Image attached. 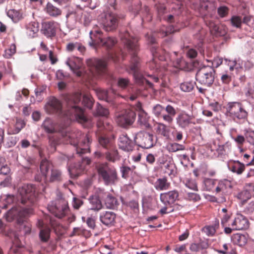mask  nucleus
Here are the masks:
<instances>
[{"instance_id": "9d476101", "label": "nucleus", "mask_w": 254, "mask_h": 254, "mask_svg": "<svg viewBox=\"0 0 254 254\" xmlns=\"http://www.w3.org/2000/svg\"><path fill=\"white\" fill-rule=\"evenodd\" d=\"M40 169L43 177L51 182H59L62 180L61 171L53 168L52 163L47 160L41 161Z\"/></svg>"}, {"instance_id": "f704fd0d", "label": "nucleus", "mask_w": 254, "mask_h": 254, "mask_svg": "<svg viewBox=\"0 0 254 254\" xmlns=\"http://www.w3.org/2000/svg\"><path fill=\"white\" fill-rule=\"evenodd\" d=\"M163 164V166L162 168H164V172L165 174L169 176H175L176 173V166L173 161H166L163 162H161Z\"/></svg>"}, {"instance_id": "f8f14e48", "label": "nucleus", "mask_w": 254, "mask_h": 254, "mask_svg": "<svg viewBox=\"0 0 254 254\" xmlns=\"http://www.w3.org/2000/svg\"><path fill=\"white\" fill-rule=\"evenodd\" d=\"M134 141L138 146L145 149L152 147L156 142V138L152 134L146 131H140L135 134Z\"/></svg>"}, {"instance_id": "cd10ccee", "label": "nucleus", "mask_w": 254, "mask_h": 254, "mask_svg": "<svg viewBox=\"0 0 254 254\" xmlns=\"http://www.w3.org/2000/svg\"><path fill=\"white\" fill-rule=\"evenodd\" d=\"M116 217V214L112 211H106L100 214V220L104 225L108 226L114 224Z\"/></svg>"}, {"instance_id": "f3484780", "label": "nucleus", "mask_w": 254, "mask_h": 254, "mask_svg": "<svg viewBox=\"0 0 254 254\" xmlns=\"http://www.w3.org/2000/svg\"><path fill=\"white\" fill-rule=\"evenodd\" d=\"M136 114L133 111H126L123 114L119 115L116 118V122L120 126L127 127L133 124Z\"/></svg>"}, {"instance_id": "6ab92c4d", "label": "nucleus", "mask_w": 254, "mask_h": 254, "mask_svg": "<svg viewBox=\"0 0 254 254\" xmlns=\"http://www.w3.org/2000/svg\"><path fill=\"white\" fill-rule=\"evenodd\" d=\"M65 64L77 76H82V72L81 67L82 62L81 59L76 57H71L67 59Z\"/></svg>"}, {"instance_id": "423d86ee", "label": "nucleus", "mask_w": 254, "mask_h": 254, "mask_svg": "<svg viewBox=\"0 0 254 254\" xmlns=\"http://www.w3.org/2000/svg\"><path fill=\"white\" fill-rule=\"evenodd\" d=\"M177 4H173L172 7L173 11H174L176 15L181 14L184 9V3L187 4L190 2L192 3L194 5V9H200V10H206L208 12L212 13L215 11L216 9L215 3L213 1L210 0H205L199 1V4L195 3L192 0H177Z\"/></svg>"}, {"instance_id": "79ce46f5", "label": "nucleus", "mask_w": 254, "mask_h": 254, "mask_svg": "<svg viewBox=\"0 0 254 254\" xmlns=\"http://www.w3.org/2000/svg\"><path fill=\"white\" fill-rule=\"evenodd\" d=\"M25 123L23 120L21 119H16L14 128L8 131L9 134H16L18 133L21 130L25 127Z\"/></svg>"}, {"instance_id": "603ef678", "label": "nucleus", "mask_w": 254, "mask_h": 254, "mask_svg": "<svg viewBox=\"0 0 254 254\" xmlns=\"http://www.w3.org/2000/svg\"><path fill=\"white\" fill-rule=\"evenodd\" d=\"M183 183L185 186L188 188L194 191H197L198 190L197 184L194 180L187 179L184 181Z\"/></svg>"}, {"instance_id": "9b49d317", "label": "nucleus", "mask_w": 254, "mask_h": 254, "mask_svg": "<svg viewBox=\"0 0 254 254\" xmlns=\"http://www.w3.org/2000/svg\"><path fill=\"white\" fill-rule=\"evenodd\" d=\"M215 70L210 66L203 65L197 71L196 79L201 84L210 86L214 81Z\"/></svg>"}, {"instance_id": "864d4df0", "label": "nucleus", "mask_w": 254, "mask_h": 254, "mask_svg": "<svg viewBox=\"0 0 254 254\" xmlns=\"http://www.w3.org/2000/svg\"><path fill=\"white\" fill-rule=\"evenodd\" d=\"M185 146L183 144L177 143H171L168 146V150L169 152H175L178 151L184 150Z\"/></svg>"}, {"instance_id": "39448f33", "label": "nucleus", "mask_w": 254, "mask_h": 254, "mask_svg": "<svg viewBox=\"0 0 254 254\" xmlns=\"http://www.w3.org/2000/svg\"><path fill=\"white\" fill-rule=\"evenodd\" d=\"M98 131L97 136L98 138V142L101 146L105 149L109 150L114 147V139L104 136L102 131H110L113 128L111 122L107 119H100L97 123Z\"/></svg>"}, {"instance_id": "680f3d73", "label": "nucleus", "mask_w": 254, "mask_h": 254, "mask_svg": "<svg viewBox=\"0 0 254 254\" xmlns=\"http://www.w3.org/2000/svg\"><path fill=\"white\" fill-rule=\"evenodd\" d=\"M109 111L106 108H104L99 103L97 104L96 113L103 117H106L109 114Z\"/></svg>"}, {"instance_id": "a878e982", "label": "nucleus", "mask_w": 254, "mask_h": 254, "mask_svg": "<svg viewBox=\"0 0 254 254\" xmlns=\"http://www.w3.org/2000/svg\"><path fill=\"white\" fill-rule=\"evenodd\" d=\"M37 227L40 229L39 237L41 241L46 242L50 238L51 230L49 226L42 220H38Z\"/></svg>"}, {"instance_id": "b1692460", "label": "nucleus", "mask_w": 254, "mask_h": 254, "mask_svg": "<svg viewBox=\"0 0 254 254\" xmlns=\"http://www.w3.org/2000/svg\"><path fill=\"white\" fill-rule=\"evenodd\" d=\"M231 143L226 142L221 143L219 140H215L212 145H210L211 150H215L219 155H224L228 153L231 149Z\"/></svg>"}, {"instance_id": "393cba45", "label": "nucleus", "mask_w": 254, "mask_h": 254, "mask_svg": "<svg viewBox=\"0 0 254 254\" xmlns=\"http://www.w3.org/2000/svg\"><path fill=\"white\" fill-rule=\"evenodd\" d=\"M179 196L178 191H170L160 194V198L161 202L166 206L170 205L175 202Z\"/></svg>"}, {"instance_id": "8fccbe9b", "label": "nucleus", "mask_w": 254, "mask_h": 254, "mask_svg": "<svg viewBox=\"0 0 254 254\" xmlns=\"http://www.w3.org/2000/svg\"><path fill=\"white\" fill-rule=\"evenodd\" d=\"M232 139L238 146L240 152H243V149L241 147V146L244 144L246 141L245 136L240 134L236 135L235 137H233Z\"/></svg>"}, {"instance_id": "ea45409f", "label": "nucleus", "mask_w": 254, "mask_h": 254, "mask_svg": "<svg viewBox=\"0 0 254 254\" xmlns=\"http://www.w3.org/2000/svg\"><path fill=\"white\" fill-rule=\"evenodd\" d=\"M105 204L107 208L114 209L118 204V202L116 197L108 194L105 199Z\"/></svg>"}, {"instance_id": "4be33fe9", "label": "nucleus", "mask_w": 254, "mask_h": 254, "mask_svg": "<svg viewBox=\"0 0 254 254\" xmlns=\"http://www.w3.org/2000/svg\"><path fill=\"white\" fill-rule=\"evenodd\" d=\"M59 28L58 23L54 21H47L42 24V31L47 37H52L56 35V30Z\"/></svg>"}, {"instance_id": "e2e57ef3", "label": "nucleus", "mask_w": 254, "mask_h": 254, "mask_svg": "<svg viewBox=\"0 0 254 254\" xmlns=\"http://www.w3.org/2000/svg\"><path fill=\"white\" fill-rule=\"evenodd\" d=\"M0 179L2 180L0 181V186L3 187L8 186L11 183V178L7 174L6 175L0 176Z\"/></svg>"}, {"instance_id": "72a5a7b5", "label": "nucleus", "mask_w": 254, "mask_h": 254, "mask_svg": "<svg viewBox=\"0 0 254 254\" xmlns=\"http://www.w3.org/2000/svg\"><path fill=\"white\" fill-rule=\"evenodd\" d=\"M39 23L37 22H30L26 26V33L29 37L33 38L36 36L39 31Z\"/></svg>"}, {"instance_id": "5fc2aeb1", "label": "nucleus", "mask_w": 254, "mask_h": 254, "mask_svg": "<svg viewBox=\"0 0 254 254\" xmlns=\"http://www.w3.org/2000/svg\"><path fill=\"white\" fill-rule=\"evenodd\" d=\"M251 196V194L250 192L246 190L241 191L237 195L238 198L241 200L243 202H245L250 199Z\"/></svg>"}, {"instance_id": "f03ea898", "label": "nucleus", "mask_w": 254, "mask_h": 254, "mask_svg": "<svg viewBox=\"0 0 254 254\" xmlns=\"http://www.w3.org/2000/svg\"><path fill=\"white\" fill-rule=\"evenodd\" d=\"M45 131L49 134V139L52 151L56 150L57 145L62 142L69 143L75 148L76 154L79 156L89 152L90 137L88 135L82 136V133L79 130L71 132L58 131L56 125L53 121L47 118L42 124Z\"/></svg>"}, {"instance_id": "37998d69", "label": "nucleus", "mask_w": 254, "mask_h": 254, "mask_svg": "<svg viewBox=\"0 0 254 254\" xmlns=\"http://www.w3.org/2000/svg\"><path fill=\"white\" fill-rule=\"evenodd\" d=\"M47 12L51 16H57L61 14L60 9L53 5L50 3H48L46 7Z\"/></svg>"}, {"instance_id": "7ed1b4c3", "label": "nucleus", "mask_w": 254, "mask_h": 254, "mask_svg": "<svg viewBox=\"0 0 254 254\" xmlns=\"http://www.w3.org/2000/svg\"><path fill=\"white\" fill-rule=\"evenodd\" d=\"M81 94L79 92L68 95L65 97L67 109L63 113L61 102L54 97H50L45 106V111L49 114L58 113L63 114L70 121L76 120L79 123H85L87 119L85 117L83 110L77 104L81 100Z\"/></svg>"}, {"instance_id": "6e6552de", "label": "nucleus", "mask_w": 254, "mask_h": 254, "mask_svg": "<svg viewBox=\"0 0 254 254\" xmlns=\"http://www.w3.org/2000/svg\"><path fill=\"white\" fill-rule=\"evenodd\" d=\"M226 115L237 123L247 120L248 113L240 102H230L226 107Z\"/></svg>"}, {"instance_id": "c85d7f7f", "label": "nucleus", "mask_w": 254, "mask_h": 254, "mask_svg": "<svg viewBox=\"0 0 254 254\" xmlns=\"http://www.w3.org/2000/svg\"><path fill=\"white\" fill-rule=\"evenodd\" d=\"M101 197L100 194L98 195H93L88 198L89 208L94 211H99L103 208V204L100 199Z\"/></svg>"}, {"instance_id": "0e129e2a", "label": "nucleus", "mask_w": 254, "mask_h": 254, "mask_svg": "<svg viewBox=\"0 0 254 254\" xmlns=\"http://www.w3.org/2000/svg\"><path fill=\"white\" fill-rule=\"evenodd\" d=\"M82 102L87 108H91L92 107V99L89 94H86L83 95Z\"/></svg>"}, {"instance_id": "58836bf2", "label": "nucleus", "mask_w": 254, "mask_h": 254, "mask_svg": "<svg viewBox=\"0 0 254 254\" xmlns=\"http://www.w3.org/2000/svg\"><path fill=\"white\" fill-rule=\"evenodd\" d=\"M7 15L9 17L13 22L16 23L22 19L23 16L22 13L19 10L14 9L8 10L7 12Z\"/></svg>"}, {"instance_id": "4468645a", "label": "nucleus", "mask_w": 254, "mask_h": 254, "mask_svg": "<svg viewBox=\"0 0 254 254\" xmlns=\"http://www.w3.org/2000/svg\"><path fill=\"white\" fill-rule=\"evenodd\" d=\"M48 209L55 216L61 218L65 216L68 211V203L65 200H58L55 202H51L48 205Z\"/></svg>"}, {"instance_id": "ddd939ff", "label": "nucleus", "mask_w": 254, "mask_h": 254, "mask_svg": "<svg viewBox=\"0 0 254 254\" xmlns=\"http://www.w3.org/2000/svg\"><path fill=\"white\" fill-rule=\"evenodd\" d=\"M228 225L229 227H225L224 229V232L227 234H230L234 230L247 229L249 227V222L245 216L242 214H238Z\"/></svg>"}, {"instance_id": "0eeeda50", "label": "nucleus", "mask_w": 254, "mask_h": 254, "mask_svg": "<svg viewBox=\"0 0 254 254\" xmlns=\"http://www.w3.org/2000/svg\"><path fill=\"white\" fill-rule=\"evenodd\" d=\"M99 177L106 186L115 185L118 182L116 169L108 163H102L96 166Z\"/></svg>"}, {"instance_id": "20e7f679", "label": "nucleus", "mask_w": 254, "mask_h": 254, "mask_svg": "<svg viewBox=\"0 0 254 254\" xmlns=\"http://www.w3.org/2000/svg\"><path fill=\"white\" fill-rule=\"evenodd\" d=\"M120 37L122 42L126 46L130 55V64L127 67V70L129 73L133 74L136 83L143 84L146 82L150 87H152L153 84L151 81L145 79L139 70V62L137 56L139 51L137 39L131 35L128 31L121 32Z\"/></svg>"}, {"instance_id": "aec40b11", "label": "nucleus", "mask_w": 254, "mask_h": 254, "mask_svg": "<svg viewBox=\"0 0 254 254\" xmlns=\"http://www.w3.org/2000/svg\"><path fill=\"white\" fill-rule=\"evenodd\" d=\"M206 24L209 27L211 32L216 36H222L226 33V27L224 25L217 23L212 19L208 17L204 18Z\"/></svg>"}, {"instance_id": "412c9836", "label": "nucleus", "mask_w": 254, "mask_h": 254, "mask_svg": "<svg viewBox=\"0 0 254 254\" xmlns=\"http://www.w3.org/2000/svg\"><path fill=\"white\" fill-rule=\"evenodd\" d=\"M90 160L88 157H82L81 162L78 164L69 166L68 170L70 175L73 177H77L82 171H83L86 166L90 163Z\"/></svg>"}, {"instance_id": "bf43d9fd", "label": "nucleus", "mask_w": 254, "mask_h": 254, "mask_svg": "<svg viewBox=\"0 0 254 254\" xmlns=\"http://www.w3.org/2000/svg\"><path fill=\"white\" fill-rule=\"evenodd\" d=\"M16 52V46L14 44H11L9 48L4 51L3 56L4 58L9 59Z\"/></svg>"}, {"instance_id": "3c124183", "label": "nucleus", "mask_w": 254, "mask_h": 254, "mask_svg": "<svg viewBox=\"0 0 254 254\" xmlns=\"http://www.w3.org/2000/svg\"><path fill=\"white\" fill-rule=\"evenodd\" d=\"M130 81L127 78L121 77L118 80V86L123 89L130 87Z\"/></svg>"}, {"instance_id": "bb28decb", "label": "nucleus", "mask_w": 254, "mask_h": 254, "mask_svg": "<svg viewBox=\"0 0 254 254\" xmlns=\"http://www.w3.org/2000/svg\"><path fill=\"white\" fill-rule=\"evenodd\" d=\"M96 93L100 100H105L108 102H111L116 94V91L112 88L108 90L98 89L96 90Z\"/></svg>"}, {"instance_id": "c9c22d12", "label": "nucleus", "mask_w": 254, "mask_h": 254, "mask_svg": "<svg viewBox=\"0 0 254 254\" xmlns=\"http://www.w3.org/2000/svg\"><path fill=\"white\" fill-rule=\"evenodd\" d=\"M149 117L146 112L141 111L138 113L137 123L140 126L144 127H149L150 125L149 124Z\"/></svg>"}, {"instance_id": "6e6d98bb", "label": "nucleus", "mask_w": 254, "mask_h": 254, "mask_svg": "<svg viewBox=\"0 0 254 254\" xmlns=\"http://www.w3.org/2000/svg\"><path fill=\"white\" fill-rule=\"evenodd\" d=\"M4 159L0 157V176L6 175L10 172L9 167L4 164Z\"/></svg>"}, {"instance_id": "774afa93", "label": "nucleus", "mask_w": 254, "mask_h": 254, "mask_svg": "<svg viewBox=\"0 0 254 254\" xmlns=\"http://www.w3.org/2000/svg\"><path fill=\"white\" fill-rule=\"evenodd\" d=\"M243 23L249 26H253L254 22V18L250 15H245L242 18Z\"/></svg>"}, {"instance_id": "473e14b6", "label": "nucleus", "mask_w": 254, "mask_h": 254, "mask_svg": "<svg viewBox=\"0 0 254 254\" xmlns=\"http://www.w3.org/2000/svg\"><path fill=\"white\" fill-rule=\"evenodd\" d=\"M229 169L233 173L241 175L244 172L245 166L239 161H234L228 165Z\"/></svg>"}, {"instance_id": "e433bc0d", "label": "nucleus", "mask_w": 254, "mask_h": 254, "mask_svg": "<svg viewBox=\"0 0 254 254\" xmlns=\"http://www.w3.org/2000/svg\"><path fill=\"white\" fill-rule=\"evenodd\" d=\"M105 157L106 160L112 162H115L120 159L118 151L114 147L105 152Z\"/></svg>"}, {"instance_id": "5701e85b", "label": "nucleus", "mask_w": 254, "mask_h": 254, "mask_svg": "<svg viewBox=\"0 0 254 254\" xmlns=\"http://www.w3.org/2000/svg\"><path fill=\"white\" fill-rule=\"evenodd\" d=\"M134 143L127 134H123L121 135L118 139L119 148L127 152H129L133 150Z\"/></svg>"}, {"instance_id": "c03bdc74", "label": "nucleus", "mask_w": 254, "mask_h": 254, "mask_svg": "<svg viewBox=\"0 0 254 254\" xmlns=\"http://www.w3.org/2000/svg\"><path fill=\"white\" fill-rule=\"evenodd\" d=\"M155 129L158 133L166 136L168 133V130L167 126L163 123H156L155 124Z\"/></svg>"}, {"instance_id": "2f4dec72", "label": "nucleus", "mask_w": 254, "mask_h": 254, "mask_svg": "<svg viewBox=\"0 0 254 254\" xmlns=\"http://www.w3.org/2000/svg\"><path fill=\"white\" fill-rule=\"evenodd\" d=\"M164 110H165L167 114L162 115L163 120L169 124H172L173 121V118L176 114V110L173 107L168 105L164 108Z\"/></svg>"}, {"instance_id": "2eb2a0df", "label": "nucleus", "mask_w": 254, "mask_h": 254, "mask_svg": "<svg viewBox=\"0 0 254 254\" xmlns=\"http://www.w3.org/2000/svg\"><path fill=\"white\" fill-rule=\"evenodd\" d=\"M101 24L106 31H112L115 30L118 24L117 15L112 13H104L101 16Z\"/></svg>"}, {"instance_id": "c756f323", "label": "nucleus", "mask_w": 254, "mask_h": 254, "mask_svg": "<svg viewBox=\"0 0 254 254\" xmlns=\"http://www.w3.org/2000/svg\"><path fill=\"white\" fill-rule=\"evenodd\" d=\"M224 64L229 66L230 71H232L235 69L239 71L242 69L243 66V61L240 58L235 59L234 60H230L227 59H224Z\"/></svg>"}, {"instance_id": "4d7b16f0", "label": "nucleus", "mask_w": 254, "mask_h": 254, "mask_svg": "<svg viewBox=\"0 0 254 254\" xmlns=\"http://www.w3.org/2000/svg\"><path fill=\"white\" fill-rule=\"evenodd\" d=\"M231 23L233 26L236 28H241L243 23L242 17L238 15H234L231 18Z\"/></svg>"}, {"instance_id": "4c0bfd02", "label": "nucleus", "mask_w": 254, "mask_h": 254, "mask_svg": "<svg viewBox=\"0 0 254 254\" xmlns=\"http://www.w3.org/2000/svg\"><path fill=\"white\" fill-rule=\"evenodd\" d=\"M169 186L170 183L165 178L158 179L154 184L155 188L158 190H166L169 189Z\"/></svg>"}, {"instance_id": "f257e3e1", "label": "nucleus", "mask_w": 254, "mask_h": 254, "mask_svg": "<svg viewBox=\"0 0 254 254\" xmlns=\"http://www.w3.org/2000/svg\"><path fill=\"white\" fill-rule=\"evenodd\" d=\"M38 192L35 186L25 184L19 187L16 195L17 201L25 205V207H12L5 214L7 221L15 220L19 224V229L21 234H29L31 230V224L25 221L23 218L31 214L33 209L30 206L37 200Z\"/></svg>"}, {"instance_id": "7c9ffc66", "label": "nucleus", "mask_w": 254, "mask_h": 254, "mask_svg": "<svg viewBox=\"0 0 254 254\" xmlns=\"http://www.w3.org/2000/svg\"><path fill=\"white\" fill-rule=\"evenodd\" d=\"M232 187V185L231 181L227 179H224L217 182L215 191L216 193L222 192V193H224L227 192V190L228 189H231Z\"/></svg>"}, {"instance_id": "69168bd1", "label": "nucleus", "mask_w": 254, "mask_h": 254, "mask_svg": "<svg viewBox=\"0 0 254 254\" xmlns=\"http://www.w3.org/2000/svg\"><path fill=\"white\" fill-rule=\"evenodd\" d=\"M17 142V139L14 136H9L6 138L4 146L6 148H10L14 146Z\"/></svg>"}, {"instance_id": "a18cd8bd", "label": "nucleus", "mask_w": 254, "mask_h": 254, "mask_svg": "<svg viewBox=\"0 0 254 254\" xmlns=\"http://www.w3.org/2000/svg\"><path fill=\"white\" fill-rule=\"evenodd\" d=\"M204 184L206 190L208 191L215 190L217 181L212 179H205L204 180Z\"/></svg>"}, {"instance_id": "052dcab7", "label": "nucleus", "mask_w": 254, "mask_h": 254, "mask_svg": "<svg viewBox=\"0 0 254 254\" xmlns=\"http://www.w3.org/2000/svg\"><path fill=\"white\" fill-rule=\"evenodd\" d=\"M164 110V108L162 106L159 104H156L153 107L152 112L154 115L156 117H162V115L163 114H162V112Z\"/></svg>"}, {"instance_id": "1a4fd4ad", "label": "nucleus", "mask_w": 254, "mask_h": 254, "mask_svg": "<svg viewBox=\"0 0 254 254\" xmlns=\"http://www.w3.org/2000/svg\"><path fill=\"white\" fill-rule=\"evenodd\" d=\"M102 32L99 30L97 26L95 25L93 29L89 32L91 42L89 43L90 46L96 45L103 46L108 49L112 47L116 43L117 41L110 37L104 38L102 36Z\"/></svg>"}, {"instance_id": "13d9d810", "label": "nucleus", "mask_w": 254, "mask_h": 254, "mask_svg": "<svg viewBox=\"0 0 254 254\" xmlns=\"http://www.w3.org/2000/svg\"><path fill=\"white\" fill-rule=\"evenodd\" d=\"M234 241L235 243L240 246L245 245L247 243L246 237L243 235L236 234L234 236Z\"/></svg>"}, {"instance_id": "a19ab883", "label": "nucleus", "mask_w": 254, "mask_h": 254, "mask_svg": "<svg viewBox=\"0 0 254 254\" xmlns=\"http://www.w3.org/2000/svg\"><path fill=\"white\" fill-rule=\"evenodd\" d=\"M219 227V222L216 221L215 223L212 225L206 226L203 228L204 232L208 236H213L215 235L216 229Z\"/></svg>"}, {"instance_id": "dca6fc26", "label": "nucleus", "mask_w": 254, "mask_h": 254, "mask_svg": "<svg viewBox=\"0 0 254 254\" xmlns=\"http://www.w3.org/2000/svg\"><path fill=\"white\" fill-rule=\"evenodd\" d=\"M86 64L92 75L95 77L103 73L106 66L105 61L95 58L87 60Z\"/></svg>"}, {"instance_id": "09e8293b", "label": "nucleus", "mask_w": 254, "mask_h": 254, "mask_svg": "<svg viewBox=\"0 0 254 254\" xmlns=\"http://www.w3.org/2000/svg\"><path fill=\"white\" fill-rule=\"evenodd\" d=\"M194 84L192 81H186L180 85V88L184 92H190L193 89Z\"/></svg>"}, {"instance_id": "a211bd4d", "label": "nucleus", "mask_w": 254, "mask_h": 254, "mask_svg": "<svg viewBox=\"0 0 254 254\" xmlns=\"http://www.w3.org/2000/svg\"><path fill=\"white\" fill-rule=\"evenodd\" d=\"M193 117L185 112L180 113L176 118L177 125L183 129H186L194 124Z\"/></svg>"}, {"instance_id": "338daca9", "label": "nucleus", "mask_w": 254, "mask_h": 254, "mask_svg": "<svg viewBox=\"0 0 254 254\" xmlns=\"http://www.w3.org/2000/svg\"><path fill=\"white\" fill-rule=\"evenodd\" d=\"M229 12L228 8L226 6H221L218 8L217 12L221 17H224L227 15Z\"/></svg>"}, {"instance_id": "de8ad7c7", "label": "nucleus", "mask_w": 254, "mask_h": 254, "mask_svg": "<svg viewBox=\"0 0 254 254\" xmlns=\"http://www.w3.org/2000/svg\"><path fill=\"white\" fill-rule=\"evenodd\" d=\"M246 140L251 145L254 146V131L251 129L244 130Z\"/></svg>"}, {"instance_id": "49530a36", "label": "nucleus", "mask_w": 254, "mask_h": 254, "mask_svg": "<svg viewBox=\"0 0 254 254\" xmlns=\"http://www.w3.org/2000/svg\"><path fill=\"white\" fill-rule=\"evenodd\" d=\"M206 61L209 63L206 66H210L213 69L218 67L223 63V59L218 57L214 58L213 60L206 59Z\"/></svg>"}]
</instances>
